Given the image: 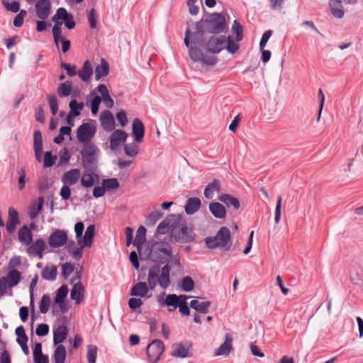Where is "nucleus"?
I'll list each match as a JSON object with an SVG mask.
<instances>
[{"label": "nucleus", "mask_w": 363, "mask_h": 363, "mask_svg": "<svg viewBox=\"0 0 363 363\" xmlns=\"http://www.w3.org/2000/svg\"><path fill=\"white\" fill-rule=\"evenodd\" d=\"M166 232H170L172 238L177 242H189L194 238L193 230L186 226L181 215H170L160 223V234Z\"/></svg>", "instance_id": "obj_1"}, {"label": "nucleus", "mask_w": 363, "mask_h": 363, "mask_svg": "<svg viewBox=\"0 0 363 363\" xmlns=\"http://www.w3.org/2000/svg\"><path fill=\"white\" fill-rule=\"evenodd\" d=\"M226 38L225 36H213L206 43V52L205 55L197 48L190 47L189 54L193 61H201L208 66L214 65L217 62L215 54L220 52L225 47Z\"/></svg>", "instance_id": "obj_2"}, {"label": "nucleus", "mask_w": 363, "mask_h": 363, "mask_svg": "<svg viewBox=\"0 0 363 363\" xmlns=\"http://www.w3.org/2000/svg\"><path fill=\"white\" fill-rule=\"evenodd\" d=\"M165 265L160 269V286L167 288L170 284L169 269L171 267H180V260L177 255H172L169 243L160 242V265Z\"/></svg>", "instance_id": "obj_3"}, {"label": "nucleus", "mask_w": 363, "mask_h": 363, "mask_svg": "<svg viewBox=\"0 0 363 363\" xmlns=\"http://www.w3.org/2000/svg\"><path fill=\"white\" fill-rule=\"evenodd\" d=\"M146 228L140 225L137 230L136 236L133 244L137 247L140 257H144L155 263L159 262V243L157 242L151 244L150 241H148L145 250L143 253L141 252L142 246L146 242Z\"/></svg>", "instance_id": "obj_4"}, {"label": "nucleus", "mask_w": 363, "mask_h": 363, "mask_svg": "<svg viewBox=\"0 0 363 363\" xmlns=\"http://www.w3.org/2000/svg\"><path fill=\"white\" fill-rule=\"evenodd\" d=\"M148 284L140 281L135 284L130 290V295L133 296L144 297L147 295L149 289H153L159 283V262L149 269Z\"/></svg>", "instance_id": "obj_5"}, {"label": "nucleus", "mask_w": 363, "mask_h": 363, "mask_svg": "<svg viewBox=\"0 0 363 363\" xmlns=\"http://www.w3.org/2000/svg\"><path fill=\"white\" fill-rule=\"evenodd\" d=\"M100 150L94 143H86L80 151L83 167L87 171L94 172L98 168Z\"/></svg>", "instance_id": "obj_6"}, {"label": "nucleus", "mask_w": 363, "mask_h": 363, "mask_svg": "<svg viewBox=\"0 0 363 363\" xmlns=\"http://www.w3.org/2000/svg\"><path fill=\"white\" fill-rule=\"evenodd\" d=\"M206 23L203 21L192 23L186 31L184 44L190 48L191 46L196 48L203 44L204 40V28Z\"/></svg>", "instance_id": "obj_7"}, {"label": "nucleus", "mask_w": 363, "mask_h": 363, "mask_svg": "<svg viewBox=\"0 0 363 363\" xmlns=\"http://www.w3.org/2000/svg\"><path fill=\"white\" fill-rule=\"evenodd\" d=\"M230 240V230L226 227H222L214 237L206 238L205 243L206 247L210 249L220 247L225 248V250L228 251L230 250V245H228Z\"/></svg>", "instance_id": "obj_8"}, {"label": "nucleus", "mask_w": 363, "mask_h": 363, "mask_svg": "<svg viewBox=\"0 0 363 363\" xmlns=\"http://www.w3.org/2000/svg\"><path fill=\"white\" fill-rule=\"evenodd\" d=\"M70 15L71 13H69L65 8L60 7L57 9L55 15H54L52 18V21L55 22V24L52 27L53 40L57 48H59L60 39L62 37L61 26L62 24V23L59 22V21L60 20L63 21Z\"/></svg>", "instance_id": "obj_9"}, {"label": "nucleus", "mask_w": 363, "mask_h": 363, "mask_svg": "<svg viewBox=\"0 0 363 363\" xmlns=\"http://www.w3.org/2000/svg\"><path fill=\"white\" fill-rule=\"evenodd\" d=\"M205 26L213 33H218L224 30L225 28V20L223 15L218 13L211 14L207 21Z\"/></svg>", "instance_id": "obj_10"}, {"label": "nucleus", "mask_w": 363, "mask_h": 363, "mask_svg": "<svg viewBox=\"0 0 363 363\" xmlns=\"http://www.w3.org/2000/svg\"><path fill=\"white\" fill-rule=\"evenodd\" d=\"M47 249V245L44 240L41 238L36 239L32 242L30 245L26 246V252L31 257H38L41 259L43 254Z\"/></svg>", "instance_id": "obj_11"}, {"label": "nucleus", "mask_w": 363, "mask_h": 363, "mask_svg": "<svg viewBox=\"0 0 363 363\" xmlns=\"http://www.w3.org/2000/svg\"><path fill=\"white\" fill-rule=\"evenodd\" d=\"M96 133L95 127L89 123H84L82 124L77 130V138L79 143H86L92 139Z\"/></svg>", "instance_id": "obj_12"}, {"label": "nucleus", "mask_w": 363, "mask_h": 363, "mask_svg": "<svg viewBox=\"0 0 363 363\" xmlns=\"http://www.w3.org/2000/svg\"><path fill=\"white\" fill-rule=\"evenodd\" d=\"M48 245L53 248L64 246L67 242V231L65 230H56L48 238Z\"/></svg>", "instance_id": "obj_13"}, {"label": "nucleus", "mask_w": 363, "mask_h": 363, "mask_svg": "<svg viewBox=\"0 0 363 363\" xmlns=\"http://www.w3.org/2000/svg\"><path fill=\"white\" fill-rule=\"evenodd\" d=\"M35 16L41 19L45 20L51 13V2L50 0H38L35 3Z\"/></svg>", "instance_id": "obj_14"}, {"label": "nucleus", "mask_w": 363, "mask_h": 363, "mask_svg": "<svg viewBox=\"0 0 363 363\" xmlns=\"http://www.w3.org/2000/svg\"><path fill=\"white\" fill-rule=\"evenodd\" d=\"M128 138V134L123 130H115L110 136V148L116 150Z\"/></svg>", "instance_id": "obj_15"}, {"label": "nucleus", "mask_w": 363, "mask_h": 363, "mask_svg": "<svg viewBox=\"0 0 363 363\" xmlns=\"http://www.w3.org/2000/svg\"><path fill=\"white\" fill-rule=\"evenodd\" d=\"M148 363H157L159 361V339H154L146 347Z\"/></svg>", "instance_id": "obj_16"}, {"label": "nucleus", "mask_w": 363, "mask_h": 363, "mask_svg": "<svg viewBox=\"0 0 363 363\" xmlns=\"http://www.w3.org/2000/svg\"><path fill=\"white\" fill-rule=\"evenodd\" d=\"M19 223L18 213L13 208H9L8 218L6 220V228L9 234L15 232L16 225Z\"/></svg>", "instance_id": "obj_17"}, {"label": "nucleus", "mask_w": 363, "mask_h": 363, "mask_svg": "<svg viewBox=\"0 0 363 363\" xmlns=\"http://www.w3.org/2000/svg\"><path fill=\"white\" fill-rule=\"evenodd\" d=\"M81 173L78 169H72L65 173L62 177L61 181L63 184L68 186H73L76 184L80 179Z\"/></svg>", "instance_id": "obj_18"}, {"label": "nucleus", "mask_w": 363, "mask_h": 363, "mask_svg": "<svg viewBox=\"0 0 363 363\" xmlns=\"http://www.w3.org/2000/svg\"><path fill=\"white\" fill-rule=\"evenodd\" d=\"M145 127L139 118H136L133 120L132 124V135L136 143H141L144 138Z\"/></svg>", "instance_id": "obj_19"}, {"label": "nucleus", "mask_w": 363, "mask_h": 363, "mask_svg": "<svg viewBox=\"0 0 363 363\" xmlns=\"http://www.w3.org/2000/svg\"><path fill=\"white\" fill-rule=\"evenodd\" d=\"M33 236L32 231L26 225L21 227L18 231V240L25 247L32 243Z\"/></svg>", "instance_id": "obj_20"}, {"label": "nucleus", "mask_w": 363, "mask_h": 363, "mask_svg": "<svg viewBox=\"0 0 363 363\" xmlns=\"http://www.w3.org/2000/svg\"><path fill=\"white\" fill-rule=\"evenodd\" d=\"M191 344L189 342L175 343L172 346V355L176 357L185 358L189 356Z\"/></svg>", "instance_id": "obj_21"}, {"label": "nucleus", "mask_w": 363, "mask_h": 363, "mask_svg": "<svg viewBox=\"0 0 363 363\" xmlns=\"http://www.w3.org/2000/svg\"><path fill=\"white\" fill-rule=\"evenodd\" d=\"M329 9L335 18L342 19L345 16V9L341 0H329Z\"/></svg>", "instance_id": "obj_22"}, {"label": "nucleus", "mask_w": 363, "mask_h": 363, "mask_svg": "<svg viewBox=\"0 0 363 363\" xmlns=\"http://www.w3.org/2000/svg\"><path fill=\"white\" fill-rule=\"evenodd\" d=\"M233 350V337L228 333L225 336V342L216 351L215 355L227 357Z\"/></svg>", "instance_id": "obj_23"}, {"label": "nucleus", "mask_w": 363, "mask_h": 363, "mask_svg": "<svg viewBox=\"0 0 363 363\" xmlns=\"http://www.w3.org/2000/svg\"><path fill=\"white\" fill-rule=\"evenodd\" d=\"M100 121L103 128L106 131H112L115 128V120L109 111L101 113Z\"/></svg>", "instance_id": "obj_24"}, {"label": "nucleus", "mask_w": 363, "mask_h": 363, "mask_svg": "<svg viewBox=\"0 0 363 363\" xmlns=\"http://www.w3.org/2000/svg\"><path fill=\"white\" fill-rule=\"evenodd\" d=\"M33 149L36 160L41 162V155L43 153V140L42 135L40 130H35L34 133Z\"/></svg>", "instance_id": "obj_25"}, {"label": "nucleus", "mask_w": 363, "mask_h": 363, "mask_svg": "<svg viewBox=\"0 0 363 363\" xmlns=\"http://www.w3.org/2000/svg\"><path fill=\"white\" fill-rule=\"evenodd\" d=\"M95 226L90 225L86 228L84 237H81L77 243H83L82 247H91L93 242L94 235Z\"/></svg>", "instance_id": "obj_26"}, {"label": "nucleus", "mask_w": 363, "mask_h": 363, "mask_svg": "<svg viewBox=\"0 0 363 363\" xmlns=\"http://www.w3.org/2000/svg\"><path fill=\"white\" fill-rule=\"evenodd\" d=\"M84 288L81 282L73 284L70 293V298L79 304L84 298Z\"/></svg>", "instance_id": "obj_27"}, {"label": "nucleus", "mask_w": 363, "mask_h": 363, "mask_svg": "<svg viewBox=\"0 0 363 363\" xmlns=\"http://www.w3.org/2000/svg\"><path fill=\"white\" fill-rule=\"evenodd\" d=\"M77 74L82 81L84 82L90 80L93 74V68L89 60H86L84 62L82 67L77 72Z\"/></svg>", "instance_id": "obj_28"}, {"label": "nucleus", "mask_w": 363, "mask_h": 363, "mask_svg": "<svg viewBox=\"0 0 363 363\" xmlns=\"http://www.w3.org/2000/svg\"><path fill=\"white\" fill-rule=\"evenodd\" d=\"M68 333L67 328L65 325H59L53 333V342L55 345L61 343L67 338Z\"/></svg>", "instance_id": "obj_29"}, {"label": "nucleus", "mask_w": 363, "mask_h": 363, "mask_svg": "<svg viewBox=\"0 0 363 363\" xmlns=\"http://www.w3.org/2000/svg\"><path fill=\"white\" fill-rule=\"evenodd\" d=\"M209 210L213 216L217 218H224L226 216L225 208L220 203H211L209 205Z\"/></svg>", "instance_id": "obj_30"}, {"label": "nucleus", "mask_w": 363, "mask_h": 363, "mask_svg": "<svg viewBox=\"0 0 363 363\" xmlns=\"http://www.w3.org/2000/svg\"><path fill=\"white\" fill-rule=\"evenodd\" d=\"M201 200L196 197H192L187 200L185 206V211L188 215L196 213L201 207Z\"/></svg>", "instance_id": "obj_31"}, {"label": "nucleus", "mask_w": 363, "mask_h": 363, "mask_svg": "<svg viewBox=\"0 0 363 363\" xmlns=\"http://www.w3.org/2000/svg\"><path fill=\"white\" fill-rule=\"evenodd\" d=\"M108 72V63L104 59H102L101 65H99L95 67V79L99 81L101 78L107 76Z\"/></svg>", "instance_id": "obj_32"}, {"label": "nucleus", "mask_w": 363, "mask_h": 363, "mask_svg": "<svg viewBox=\"0 0 363 363\" xmlns=\"http://www.w3.org/2000/svg\"><path fill=\"white\" fill-rule=\"evenodd\" d=\"M72 82L71 81H65L60 83L57 88V93L60 98L69 96L72 94Z\"/></svg>", "instance_id": "obj_33"}, {"label": "nucleus", "mask_w": 363, "mask_h": 363, "mask_svg": "<svg viewBox=\"0 0 363 363\" xmlns=\"http://www.w3.org/2000/svg\"><path fill=\"white\" fill-rule=\"evenodd\" d=\"M218 199L224 203L228 207L233 206L235 209H238L240 206L239 200L228 194H221Z\"/></svg>", "instance_id": "obj_34"}, {"label": "nucleus", "mask_w": 363, "mask_h": 363, "mask_svg": "<svg viewBox=\"0 0 363 363\" xmlns=\"http://www.w3.org/2000/svg\"><path fill=\"white\" fill-rule=\"evenodd\" d=\"M220 185L219 181L213 179L211 183H209L204 189V196L208 199H211L214 196L215 191H219Z\"/></svg>", "instance_id": "obj_35"}, {"label": "nucleus", "mask_w": 363, "mask_h": 363, "mask_svg": "<svg viewBox=\"0 0 363 363\" xmlns=\"http://www.w3.org/2000/svg\"><path fill=\"white\" fill-rule=\"evenodd\" d=\"M42 278L45 280L54 281L57 277V267L54 265L45 266L41 272Z\"/></svg>", "instance_id": "obj_36"}, {"label": "nucleus", "mask_w": 363, "mask_h": 363, "mask_svg": "<svg viewBox=\"0 0 363 363\" xmlns=\"http://www.w3.org/2000/svg\"><path fill=\"white\" fill-rule=\"evenodd\" d=\"M210 306V301H199L198 300H192L190 302L191 308L201 313H206Z\"/></svg>", "instance_id": "obj_37"}, {"label": "nucleus", "mask_w": 363, "mask_h": 363, "mask_svg": "<svg viewBox=\"0 0 363 363\" xmlns=\"http://www.w3.org/2000/svg\"><path fill=\"white\" fill-rule=\"evenodd\" d=\"M44 199L40 197L38 203H33L28 209V216L30 219H35L43 208Z\"/></svg>", "instance_id": "obj_38"}, {"label": "nucleus", "mask_w": 363, "mask_h": 363, "mask_svg": "<svg viewBox=\"0 0 363 363\" xmlns=\"http://www.w3.org/2000/svg\"><path fill=\"white\" fill-rule=\"evenodd\" d=\"M66 358V349L63 345H57L54 351L55 363H65Z\"/></svg>", "instance_id": "obj_39"}, {"label": "nucleus", "mask_w": 363, "mask_h": 363, "mask_svg": "<svg viewBox=\"0 0 363 363\" xmlns=\"http://www.w3.org/2000/svg\"><path fill=\"white\" fill-rule=\"evenodd\" d=\"M84 103H78L76 99H72L69 104V107L70 108L69 113L72 116L75 117L80 115V111L84 108Z\"/></svg>", "instance_id": "obj_40"}, {"label": "nucleus", "mask_w": 363, "mask_h": 363, "mask_svg": "<svg viewBox=\"0 0 363 363\" xmlns=\"http://www.w3.org/2000/svg\"><path fill=\"white\" fill-rule=\"evenodd\" d=\"M6 279L9 282V286L13 287L17 285L20 281L21 274L18 270L13 269L9 272Z\"/></svg>", "instance_id": "obj_41"}, {"label": "nucleus", "mask_w": 363, "mask_h": 363, "mask_svg": "<svg viewBox=\"0 0 363 363\" xmlns=\"http://www.w3.org/2000/svg\"><path fill=\"white\" fill-rule=\"evenodd\" d=\"M239 42L240 41H237V38L235 37L229 35L226 39V44L225 48L229 52L234 54L239 48Z\"/></svg>", "instance_id": "obj_42"}, {"label": "nucleus", "mask_w": 363, "mask_h": 363, "mask_svg": "<svg viewBox=\"0 0 363 363\" xmlns=\"http://www.w3.org/2000/svg\"><path fill=\"white\" fill-rule=\"evenodd\" d=\"M93 175L98 178L97 175L94 174V172H86L82 174L80 182L84 187L89 188L91 187L94 185V181Z\"/></svg>", "instance_id": "obj_43"}, {"label": "nucleus", "mask_w": 363, "mask_h": 363, "mask_svg": "<svg viewBox=\"0 0 363 363\" xmlns=\"http://www.w3.org/2000/svg\"><path fill=\"white\" fill-rule=\"evenodd\" d=\"M78 245H79V247L75 248L72 251H71V247L74 245V242L73 240H72L71 242H69V243L67 246V250L69 252H72V257L77 260H79L82 257L83 249L84 248V247H82L83 243L78 244Z\"/></svg>", "instance_id": "obj_44"}, {"label": "nucleus", "mask_w": 363, "mask_h": 363, "mask_svg": "<svg viewBox=\"0 0 363 363\" xmlns=\"http://www.w3.org/2000/svg\"><path fill=\"white\" fill-rule=\"evenodd\" d=\"M68 294V287L67 285H62L56 291L55 303H61L65 301V298Z\"/></svg>", "instance_id": "obj_45"}, {"label": "nucleus", "mask_w": 363, "mask_h": 363, "mask_svg": "<svg viewBox=\"0 0 363 363\" xmlns=\"http://www.w3.org/2000/svg\"><path fill=\"white\" fill-rule=\"evenodd\" d=\"M101 185L105 187L106 191L116 189L119 187V182L116 178L104 179Z\"/></svg>", "instance_id": "obj_46"}, {"label": "nucleus", "mask_w": 363, "mask_h": 363, "mask_svg": "<svg viewBox=\"0 0 363 363\" xmlns=\"http://www.w3.org/2000/svg\"><path fill=\"white\" fill-rule=\"evenodd\" d=\"M180 286L184 291H191L194 289V281L191 277L186 276L182 279Z\"/></svg>", "instance_id": "obj_47"}, {"label": "nucleus", "mask_w": 363, "mask_h": 363, "mask_svg": "<svg viewBox=\"0 0 363 363\" xmlns=\"http://www.w3.org/2000/svg\"><path fill=\"white\" fill-rule=\"evenodd\" d=\"M50 302H51V300L48 295L44 294L42 296L41 300L40 301V304H39V310L41 313L45 314L48 311L50 305Z\"/></svg>", "instance_id": "obj_48"}, {"label": "nucleus", "mask_w": 363, "mask_h": 363, "mask_svg": "<svg viewBox=\"0 0 363 363\" xmlns=\"http://www.w3.org/2000/svg\"><path fill=\"white\" fill-rule=\"evenodd\" d=\"M50 112L52 116H55L58 111V102L55 94H50L47 96Z\"/></svg>", "instance_id": "obj_49"}, {"label": "nucleus", "mask_w": 363, "mask_h": 363, "mask_svg": "<svg viewBox=\"0 0 363 363\" xmlns=\"http://www.w3.org/2000/svg\"><path fill=\"white\" fill-rule=\"evenodd\" d=\"M124 152L127 156L135 157L138 153V146L134 143H127L124 145Z\"/></svg>", "instance_id": "obj_50"}, {"label": "nucleus", "mask_w": 363, "mask_h": 363, "mask_svg": "<svg viewBox=\"0 0 363 363\" xmlns=\"http://www.w3.org/2000/svg\"><path fill=\"white\" fill-rule=\"evenodd\" d=\"M178 298L176 294H169L166 296L164 302L160 303V306H173L174 309L177 308Z\"/></svg>", "instance_id": "obj_51"}, {"label": "nucleus", "mask_w": 363, "mask_h": 363, "mask_svg": "<svg viewBox=\"0 0 363 363\" xmlns=\"http://www.w3.org/2000/svg\"><path fill=\"white\" fill-rule=\"evenodd\" d=\"M159 220V211L151 212L145 219V223L147 227L154 226Z\"/></svg>", "instance_id": "obj_52"}, {"label": "nucleus", "mask_w": 363, "mask_h": 363, "mask_svg": "<svg viewBox=\"0 0 363 363\" xmlns=\"http://www.w3.org/2000/svg\"><path fill=\"white\" fill-rule=\"evenodd\" d=\"M232 31L235 35V38H237V41L242 40L243 38L242 35V26L240 23L237 21H234L232 26Z\"/></svg>", "instance_id": "obj_53"}, {"label": "nucleus", "mask_w": 363, "mask_h": 363, "mask_svg": "<svg viewBox=\"0 0 363 363\" xmlns=\"http://www.w3.org/2000/svg\"><path fill=\"white\" fill-rule=\"evenodd\" d=\"M97 347L94 345L87 346V361L88 363H96Z\"/></svg>", "instance_id": "obj_54"}, {"label": "nucleus", "mask_w": 363, "mask_h": 363, "mask_svg": "<svg viewBox=\"0 0 363 363\" xmlns=\"http://www.w3.org/2000/svg\"><path fill=\"white\" fill-rule=\"evenodd\" d=\"M57 160L56 156H52V152L47 151L44 155L43 166L44 167H50L54 165L55 160Z\"/></svg>", "instance_id": "obj_55"}, {"label": "nucleus", "mask_w": 363, "mask_h": 363, "mask_svg": "<svg viewBox=\"0 0 363 363\" xmlns=\"http://www.w3.org/2000/svg\"><path fill=\"white\" fill-rule=\"evenodd\" d=\"M2 4L7 11H10L13 13H16L19 11L20 4L18 1L9 3L7 0H2Z\"/></svg>", "instance_id": "obj_56"}, {"label": "nucleus", "mask_w": 363, "mask_h": 363, "mask_svg": "<svg viewBox=\"0 0 363 363\" xmlns=\"http://www.w3.org/2000/svg\"><path fill=\"white\" fill-rule=\"evenodd\" d=\"M28 13L26 10H21L13 19V26L16 28H20L23 23V19L27 16Z\"/></svg>", "instance_id": "obj_57"}, {"label": "nucleus", "mask_w": 363, "mask_h": 363, "mask_svg": "<svg viewBox=\"0 0 363 363\" xmlns=\"http://www.w3.org/2000/svg\"><path fill=\"white\" fill-rule=\"evenodd\" d=\"M87 17L90 28L94 29L97 23V14L94 9H91L89 11Z\"/></svg>", "instance_id": "obj_58"}, {"label": "nucleus", "mask_w": 363, "mask_h": 363, "mask_svg": "<svg viewBox=\"0 0 363 363\" xmlns=\"http://www.w3.org/2000/svg\"><path fill=\"white\" fill-rule=\"evenodd\" d=\"M74 267L71 263H65L62 265V275L65 279L67 277L74 272Z\"/></svg>", "instance_id": "obj_59"}, {"label": "nucleus", "mask_w": 363, "mask_h": 363, "mask_svg": "<svg viewBox=\"0 0 363 363\" xmlns=\"http://www.w3.org/2000/svg\"><path fill=\"white\" fill-rule=\"evenodd\" d=\"M60 67L67 70V75L69 77H74L77 74L76 65H71L65 62H61Z\"/></svg>", "instance_id": "obj_60"}, {"label": "nucleus", "mask_w": 363, "mask_h": 363, "mask_svg": "<svg viewBox=\"0 0 363 363\" xmlns=\"http://www.w3.org/2000/svg\"><path fill=\"white\" fill-rule=\"evenodd\" d=\"M101 102V98L96 95L91 101V111L92 114L95 115L98 113L99 105Z\"/></svg>", "instance_id": "obj_61"}, {"label": "nucleus", "mask_w": 363, "mask_h": 363, "mask_svg": "<svg viewBox=\"0 0 363 363\" xmlns=\"http://www.w3.org/2000/svg\"><path fill=\"white\" fill-rule=\"evenodd\" d=\"M49 326L47 324L41 323L38 325L35 333L38 336L43 337L48 334Z\"/></svg>", "instance_id": "obj_62"}, {"label": "nucleus", "mask_w": 363, "mask_h": 363, "mask_svg": "<svg viewBox=\"0 0 363 363\" xmlns=\"http://www.w3.org/2000/svg\"><path fill=\"white\" fill-rule=\"evenodd\" d=\"M272 35V30H267L264 33V34L262 35V37L260 40V42H259L260 50H263L265 48V46L267 43V41Z\"/></svg>", "instance_id": "obj_63"}, {"label": "nucleus", "mask_w": 363, "mask_h": 363, "mask_svg": "<svg viewBox=\"0 0 363 363\" xmlns=\"http://www.w3.org/2000/svg\"><path fill=\"white\" fill-rule=\"evenodd\" d=\"M116 118L121 127H125L128 123L127 114L124 111H120L116 113Z\"/></svg>", "instance_id": "obj_64"}]
</instances>
